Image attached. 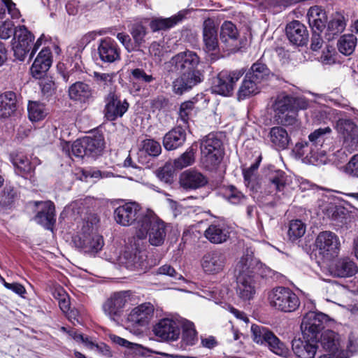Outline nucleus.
Wrapping results in <instances>:
<instances>
[{
	"label": "nucleus",
	"mask_w": 358,
	"mask_h": 358,
	"mask_svg": "<svg viewBox=\"0 0 358 358\" xmlns=\"http://www.w3.org/2000/svg\"><path fill=\"white\" fill-rule=\"evenodd\" d=\"M200 62L197 54L193 51L180 52L166 63L169 72L181 74L173 83L175 93L182 94L201 81V74L196 69Z\"/></svg>",
	"instance_id": "f257e3e1"
},
{
	"label": "nucleus",
	"mask_w": 358,
	"mask_h": 358,
	"mask_svg": "<svg viewBox=\"0 0 358 358\" xmlns=\"http://www.w3.org/2000/svg\"><path fill=\"white\" fill-rule=\"evenodd\" d=\"M262 264L255 258L252 252L243 254L235 266L236 278V292L238 296L243 301L253 299L257 289L256 273Z\"/></svg>",
	"instance_id": "f03ea898"
},
{
	"label": "nucleus",
	"mask_w": 358,
	"mask_h": 358,
	"mask_svg": "<svg viewBox=\"0 0 358 358\" xmlns=\"http://www.w3.org/2000/svg\"><path fill=\"white\" fill-rule=\"evenodd\" d=\"M166 225L152 210L147 209L142 213L136 227V235L140 239L148 236L152 245L163 244L166 235Z\"/></svg>",
	"instance_id": "7ed1b4c3"
},
{
	"label": "nucleus",
	"mask_w": 358,
	"mask_h": 358,
	"mask_svg": "<svg viewBox=\"0 0 358 358\" xmlns=\"http://www.w3.org/2000/svg\"><path fill=\"white\" fill-rule=\"evenodd\" d=\"M201 160L206 168L210 169L217 166L224 155L223 144L217 134L210 133L200 143Z\"/></svg>",
	"instance_id": "20e7f679"
},
{
	"label": "nucleus",
	"mask_w": 358,
	"mask_h": 358,
	"mask_svg": "<svg viewBox=\"0 0 358 358\" xmlns=\"http://www.w3.org/2000/svg\"><path fill=\"white\" fill-rule=\"evenodd\" d=\"M331 132L329 127L320 128L310 133L308 141H301L296 143V147L300 155L316 159L317 155H324L325 151L322 150L327 136Z\"/></svg>",
	"instance_id": "39448f33"
},
{
	"label": "nucleus",
	"mask_w": 358,
	"mask_h": 358,
	"mask_svg": "<svg viewBox=\"0 0 358 358\" xmlns=\"http://www.w3.org/2000/svg\"><path fill=\"white\" fill-rule=\"evenodd\" d=\"M268 299L271 306L285 313L294 312L300 306L296 294L290 289L284 287L273 289L268 294Z\"/></svg>",
	"instance_id": "423d86ee"
},
{
	"label": "nucleus",
	"mask_w": 358,
	"mask_h": 358,
	"mask_svg": "<svg viewBox=\"0 0 358 358\" xmlns=\"http://www.w3.org/2000/svg\"><path fill=\"white\" fill-rule=\"evenodd\" d=\"M73 241L76 247L90 255L97 253L103 246L102 236L95 232L92 225L87 222L83 224Z\"/></svg>",
	"instance_id": "0eeeda50"
},
{
	"label": "nucleus",
	"mask_w": 358,
	"mask_h": 358,
	"mask_svg": "<svg viewBox=\"0 0 358 358\" xmlns=\"http://www.w3.org/2000/svg\"><path fill=\"white\" fill-rule=\"evenodd\" d=\"M251 332L255 343L261 345L266 344L273 353L279 356L287 357L289 355L288 348L267 328L252 324Z\"/></svg>",
	"instance_id": "6e6552de"
},
{
	"label": "nucleus",
	"mask_w": 358,
	"mask_h": 358,
	"mask_svg": "<svg viewBox=\"0 0 358 358\" xmlns=\"http://www.w3.org/2000/svg\"><path fill=\"white\" fill-rule=\"evenodd\" d=\"M244 72L243 69L221 71L213 80L212 92L225 96L231 95L236 82L243 76Z\"/></svg>",
	"instance_id": "1a4fd4ad"
},
{
	"label": "nucleus",
	"mask_w": 358,
	"mask_h": 358,
	"mask_svg": "<svg viewBox=\"0 0 358 358\" xmlns=\"http://www.w3.org/2000/svg\"><path fill=\"white\" fill-rule=\"evenodd\" d=\"M128 291L116 292L110 295L102 305V310L111 320L117 321L123 315L129 301Z\"/></svg>",
	"instance_id": "9d476101"
},
{
	"label": "nucleus",
	"mask_w": 358,
	"mask_h": 358,
	"mask_svg": "<svg viewBox=\"0 0 358 358\" xmlns=\"http://www.w3.org/2000/svg\"><path fill=\"white\" fill-rule=\"evenodd\" d=\"M328 316L321 312L309 311L302 320L301 329L303 338L316 339L324 327Z\"/></svg>",
	"instance_id": "9b49d317"
},
{
	"label": "nucleus",
	"mask_w": 358,
	"mask_h": 358,
	"mask_svg": "<svg viewBox=\"0 0 358 358\" xmlns=\"http://www.w3.org/2000/svg\"><path fill=\"white\" fill-rule=\"evenodd\" d=\"M336 129L343 138V147L352 152L358 145V127L349 119H339Z\"/></svg>",
	"instance_id": "f8f14e48"
},
{
	"label": "nucleus",
	"mask_w": 358,
	"mask_h": 358,
	"mask_svg": "<svg viewBox=\"0 0 358 358\" xmlns=\"http://www.w3.org/2000/svg\"><path fill=\"white\" fill-rule=\"evenodd\" d=\"M144 212L141 211V207L138 203L130 201L116 208L114 217L116 222L122 226L128 227L136 222V227L140 215Z\"/></svg>",
	"instance_id": "ddd939ff"
},
{
	"label": "nucleus",
	"mask_w": 358,
	"mask_h": 358,
	"mask_svg": "<svg viewBox=\"0 0 358 358\" xmlns=\"http://www.w3.org/2000/svg\"><path fill=\"white\" fill-rule=\"evenodd\" d=\"M315 245L320 254L327 259L336 256L340 248L338 236L329 231L320 232L316 238Z\"/></svg>",
	"instance_id": "4468645a"
},
{
	"label": "nucleus",
	"mask_w": 358,
	"mask_h": 358,
	"mask_svg": "<svg viewBox=\"0 0 358 358\" xmlns=\"http://www.w3.org/2000/svg\"><path fill=\"white\" fill-rule=\"evenodd\" d=\"M15 38L17 43L13 47L14 55L16 59L23 61L31 51L34 36L25 26L22 25L15 27Z\"/></svg>",
	"instance_id": "2eb2a0df"
},
{
	"label": "nucleus",
	"mask_w": 358,
	"mask_h": 358,
	"mask_svg": "<svg viewBox=\"0 0 358 358\" xmlns=\"http://www.w3.org/2000/svg\"><path fill=\"white\" fill-rule=\"evenodd\" d=\"M218 24L213 18H207L203 22V42L205 52L215 55L219 52L217 38Z\"/></svg>",
	"instance_id": "dca6fc26"
},
{
	"label": "nucleus",
	"mask_w": 358,
	"mask_h": 358,
	"mask_svg": "<svg viewBox=\"0 0 358 358\" xmlns=\"http://www.w3.org/2000/svg\"><path fill=\"white\" fill-rule=\"evenodd\" d=\"M227 264L226 254L221 250H213L203 257L201 266L204 272L210 275H216L224 271Z\"/></svg>",
	"instance_id": "f3484780"
},
{
	"label": "nucleus",
	"mask_w": 358,
	"mask_h": 358,
	"mask_svg": "<svg viewBox=\"0 0 358 358\" xmlns=\"http://www.w3.org/2000/svg\"><path fill=\"white\" fill-rule=\"evenodd\" d=\"M104 115L108 120L113 121L121 117L127 111L128 102L121 100L115 92H110L105 98Z\"/></svg>",
	"instance_id": "a211bd4d"
},
{
	"label": "nucleus",
	"mask_w": 358,
	"mask_h": 358,
	"mask_svg": "<svg viewBox=\"0 0 358 358\" xmlns=\"http://www.w3.org/2000/svg\"><path fill=\"white\" fill-rule=\"evenodd\" d=\"M154 307L150 303H142L131 310L127 317V322L134 327L146 326L153 317Z\"/></svg>",
	"instance_id": "6ab92c4d"
},
{
	"label": "nucleus",
	"mask_w": 358,
	"mask_h": 358,
	"mask_svg": "<svg viewBox=\"0 0 358 358\" xmlns=\"http://www.w3.org/2000/svg\"><path fill=\"white\" fill-rule=\"evenodd\" d=\"M155 335L162 341H176L180 330L178 322L173 320L164 318L161 320L153 328Z\"/></svg>",
	"instance_id": "aec40b11"
},
{
	"label": "nucleus",
	"mask_w": 358,
	"mask_h": 358,
	"mask_svg": "<svg viewBox=\"0 0 358 358\" xmlns=\"http://www.w3.org/2000/svg\"><path fill=\"white\" fill-rule=\"evenodd\" d=\"M35 205L39 206V210L34 220L46 229L52 230L56 221L54 203L50 201H36Z\"/></svg>",
	"instance_id": "412c9836"
},
{
	"label": "nucleus",
	"mask_w": 358,
	"mask_h": 358,
	"mask_svg": "<svg viewBox=\"0 0 358 358\" xmlns=\"http://www.w3.org/2000/svg\"><path fill=\"white\" fill-rule=\"evenodd\" d=\"M220 40L229 51H237L240 48L239 33L234 24L225 21L220 28Z\"/></svg>",
	"instance_id": "4be33fe9"
},
{
	"label": "nucleus",
	"mask_w": 358,
	"mask_h": 358,
	"mask_svg": "<svg viewBox=\"0 0 358 358\" xmlns=\"http://www.w3.org/2000/svg\"><path fill=\"white\" fill-rule=\"evenodd\" d=\"M100 59L103 62L112 63L120 59V51L116 42L106 38L101 40L97 48Z\"/></svg>",
	"instance_id": "5701e85b"
},
{
	"label": "nucleus",
	"mask_w": 358,
	"mask_h": 358,
	"mask_svg": "<svg viewBox=\"0 0 358 358\" xmlns=\"http://www.w3.org/2000/svg\"><path fill=\"white\" fill-rule=\"evenodd\" d=\"M292 347L298 358H314L317 350V340L303 338L294 339Z\"/></svg>",
	"instance_id": "b1692460"
},
{
	"label": "nucleus",
	"mask_w": 358,
	"mask_h": 358,
	"mask_svg": "<svg viewBox=\"0 0 358 358\" xmlns=\"http://www.w3.org/2000/svg\"><path fill=\"white\" fill-rule=\"evenodd\" d=\"M179 182L181 187L185 189H196L206 185L208 180L201 172L189 169L180 174Z\"/></svg>",
	"instance_id": "393cba45"
},
{
	"label": "nucleus",
	"mask_w": 358,
	"mask_h": 358,
	"mask_svg": "<svg viewBox=\"0 0 358 358\" xmlns=\"http://www.w3.org/2000/svg\"><path fill=\"white\" fill-rule=\"evenodd\" d=\"M286 34L289 41L298 46L306 44L308 33L304 24L299 21L294 20L286 27Z\"/></svg>",
	"instance_id": "a878e982"
},
{
	"label": "nucleus",
	"mask_w": 358,
	"mask_h": 358,
	"mask_svg": "<svg viewBox=\"0 0 358 358\" xmlns=\"http://www.w3.org/2000/svg\"><path fill=\"white\" fill-rule=\"evenodd\" d=\"M52 64L51 52L48 48H43L37 55L31 67L33 77L41 79L48 71Z\"/></svg>",
	"instance_id": "bb28decb"
},
{
	"label": "nucleus",
	"mask_w": 358,
	"mask_h": 358,
	"mask_svg": "<svg viewBox=\"0 0 358 358\" xmlns=\"http://www.w3.org/2000/svg\"><path fill=\"white\" fill-rule=\"evenodd\" d=\"M205 237L212 243H222L229 238V231L222 223L211 224L204 232Z\"/></svg>",
	"instance_id": "cd10ccee"
},
{
	"label": "nucleus",
	"mask_w": 358,
	"mask_h": 358,
	"mask_svg": "<svg viewBox=\"0 0 358 358\" xmlns=\"http://www.w3.org/2000/svg\"><path fill=\"white\" fill-rule=\"evenodd\" d=\"M17 99L15 92H6L0 95V118H8L17 110Z\"/></svg>",
	"instance_id": "c85d7f7f"
},
{
	"label": "nucleus",
	"mask_w": 358,
	"mask_h": 358,
	"mask_svg": "<svg viewBox=\"0 0 358 358\" xmlns=\"http://www.w3.org/2000/svg\"><path fill=\"white\" fill-rule=\"evenodd\" d=\"M185 139V130L178 127L165 134L163 138V145L166 150H173L182 145Z\"/></svg>",
	"instance_id": "c756f323"
},
{
	"label": "nucleus",
	"mask_w": 358,
	"mask_h": 358,
	"mask_svg": "<svg viewBox=\"0 0 358 358\" xmlns=\"http://www.w3.org/2000/svg\"><path fill=\"white\" fill-rule=\"evenodd\" d=\"M320 343L327 352H345L341 348L340 336L334 331L327 330L322 332Z\"/></svg>",
	"instance_id": "7c9ffc66"
},
{
	"label": "nucleus",
	"mask_w": 358,
	"mask_h": 358,
	"mask_svg": "<svg viewBox=\"0 0 358 358\" xmlns=\"http://www.w3.org/2000/svg\"><path fill=\"white\" fill-rule=\"evenodd\" d=\"M308 24L314 31H321L326 26L327 17L321 7L315 6L309 8L306 15Z\"/></svg>",
	"instance_id": "2f4dec72"
},
{
	"label": "nucleus",
	"mask_w": 358,
	"mask_h": 358,
	"mask_svg": "<svg viewBox=\"0 0 358 358\" xmlns=\"http://www.w3.org/2000/svg\"><path fill=\"white\" fill-rule=\"evenodd\" d=\"M268 138L271 146L278 150L286 149L291 141L286 129L280 126L271 129Z\"/></svg>",
	"instance_id": "473e14b6"
},
{
	"label": "nucleus",
	"mask_w": 358,
	"mask_h": 358,
	"mask_svg": "<svg viewBox=\"0 0 358 358\" xmlns=\"http://www.w3.org/2000/svg\"><path fill=\"white\" fill-rule=\"evenodd\" d=\"M184 17V11H180L176 15L167 18L155 17L151 20L150 27L154 32L165 31L176 26L181 22Z\"/></svg>",
	"instance_id": "72a5a7b5"
},
{
	"label": "nucleus",
	"mask_w": 358,
	"mask_h": 358,
	"mask_svg": "<svg viewBox=\"0 0 358 358\" xmlns=\"http://www.w3.org/2000/svg\"><path fill=\"white\" fill-rule=\"evenodd\" d=\"M69 96L71 100L85 103L92 97L90 85L83 82H76L69 88Z\"/></svg>",
	"instance_id": "f704fd0d"
},
{
	"label": "nucleus",
	"mask_w": 358,
	"mask_h": 358,
	"mask_svg": "<svg viewBox=\"0 0 358 358\" xmlns=\"http://www.w3.org/2000/svg\"><path fill=\"white\" fill-rule=\"evenodd\" d=\"M358 268L349 258L339 259L333 270L334 275L340 278H348L357 273Z\"/></svg>",
	"instance_id": "c9c22d12"
},
{
	"label": "nucleus",
	"mask_w": 358,
	"mask_h": 358,
	"mask_svg": "<svg viewBox=\"0 0 358 358\" xmlns=\"http://www.w3.org/2000/svg\"><path fill=\"white\" fill-rule=\"evenodd\" d=\"M120 264L129 271H142L145 264L141 256L127 251L120 256Z\"/></svg>",
	"instance_id": "e433bc0d"
},
{
	"label": "nucleus",
	"mask_w": 358,
	"mask_h": 358,
	"mask_svg": "<svg viewBox=\"0 0 358 358\" xmlns=\"http://www.w3.org/2000/svg\"><path fill=\"white\" fill-rule=\"evenodd\" d=\"M248 78H250L255 83L260 84L266 80L270 75V70L262 62H256L252 64L249 73L246 74Z\"/></svg>",
	"instance_id": "4c0bfd02"
},
{
	"label": "nucleus",
	"mask_w": 358,
	"mask_h": 358,
	"mask_svg": "<svg viewBox=\"0 0 358 358\" xmlns=\"http://www.w3.org/2000/svg\"><path fill=\"white\" fill-rule=\"evenodd\" d=\"M83 141L87 156L95 157L101 153L104 144L101 136H85Z\"/></svg>",
	"instance_id": "58836bf2"
},
{
	"label": "nucleus",
	"mask_w": 358,
	"mask_h": 358,
	"mask_svg": "<svg viewBox=\"0 0 358 358\" xmlns=\"http://www.w3.org/2000/svg\"><path fill=\"white\" fill-rule=\"evenodd\" d=\"M259 85L246 75L238 92V99H245L259 92Z\"/></svg>",
	"instance_id": "ea45409f"
},
{
	"label": "nucleus",
	"mask_w": 358,
	"mask_h": 358,
	"mask_svg": "<svg viewBox=\"0 0 358 358\" xmlns=\"http://www.w3.org/2000/svg\"><path fill=\"white\" fill-rule=\"evenodd\" d=\"M293 97L287 95L279 96L274 104V110L278 115V121L281 124H285L287 121L280 117L289 110H292Z\"/></svg>",
	"instance_id": "a19ab883"
},
{
	"label": "nucleus",
	"mask_w": 358,
	"mask_h": 358,
	"mask_svg": "<svg viewBox=\"0 0 358 358\" xmlns=\"http://www.w3.org/2000/svg\"><path fill=\"white\" fill-rule=\"evenodd\" d=\"M222 194L227 201L234 205L243 204L248 199L240 190L233 185L223 187Z\"/></svg>",
	"instance_id": "79ce46f5"
},
{
	"label": "nucleus",
	"mask_w": 358,
	"mask_h": 358,
	"mask_svg": "<svg viewBox=\"0 0 358 358\" xmlns=\"http://www.w3.org/2000/svg\"><path fill=\"white\" fill-rule=\"evenodd\" d=\"M12 162L15 167L16 173L19 175L24 176L34 170V166L29 159L22 153L15 155L13 157Z\"/></svg>",
	"instance_id": "37998d69"
},
{
	"label": "nucleus",
	"mask_w": 358,
	"mask_h": 358,
	"mask_svg": "<svg viewBox=\"0 0 358 358\" xmlns=\"http://www.w3.org/2000/svg\"><path fill=\"white\" fill-rule=\"evenodd\" d=\"M116 73H100V72H94V78L97 83V85L102 87L103 90H106L110 92L114 91L115 87V78L116 77Z\"/></svg>",
	"instance_id": "c03bdc74"
},
{
	"label": "nucleus",
	"mask_w": 358,
	"mask_h": 358,
	"mask_svg": "<svg viewBox=\"0 0 358 358\" xmlns=\"http://www.w3.org/2000/svg\"><path fill=\"white\" fill-rule=\"evenodd\" d=\"M357 37L353 34H345L338 41V50L345 55H350L357 45Z\"/></svg>",
	"instance_id": "a18cd8bd"
},
{
	"label": "nucleus",
	"mask_w": 358,
	"mask_h": 358,
	"mask_svg": "<svg viewBox=\"0 0 358 358\" xmlns=\"http://www.w3.org/2000/svg\"><path fill=\"white\" fill-rule=\"evenodd\" d=\"M198 341L197 333L194 325L189 321H185L182 324V341L186 345H194Z\"/></svg>",
	"instance_id": "49530a36"
},
{
	"label": "nucleus",
	"mask_w": 358,
	"mask_h": 358,
	"mask_svg": "<svg viewBox=\"0 0 358 358\" xmlns=\"http://www.w3.org/2000/svg\"><path fill=\"white\" fill-rule=\"evenodd\" d=\"M27 109L29 117L32 122L42 120L47 114L44 105L38 101H29Z\"/></svg>",
	"instance_id": "de8ad7c7"
},
{
	"label": "nucleus",
	"mask_w": 358,
	"mask_h": 358,
	"mask_svg": "<svg viewBox=\"0 0 358 358\" xmlns=\"http://www.w3.org/2000/svg\"><path fill=\"white\" fill-rule=\"evenodd\" d=\"M195 153L196 150L192 147L189 148L185 152L174 160V166L182 169L192 165L195 161Z\"/></svg>",
	"instance_id": "09e8293b"
},
{
	"label": "nucleus",
	"mask_w": 358,
	"mask_h": 358,
	"mask_svg": "<svg viewBox=\"0 0 358 358\" xmlns=\"http://www.w3.org/2000/svg\"><path fill=\"white\" fill-rule=\"evenodd\" d=\"M306 232V225L299 220H292L289 223L288 236L292 241L301 238Z\"/></svg>",
	"instance_id": "8fccbe9b"
},
{
	"label": "nucleus",
	"mask_w": 358,
	"mask_h": 358,
	"mask_svg": "<svg viewBox=\"0 0 358 358\" xmlns=\"http://www.w3.org/2000/svg\"><path fill=\"white\" fill-rule=\"evenodd\" d=\"M131 34L137 47H141L145 43L147 29L143 24L136 23L132 25Z\"/></svg>",
	"instance_id": "3c124183"
},
{
	"label": "nucleus",
	"mask_w": 358,
	"mask_h": 358,
	"mask_svg": "<svg viewBox=\"0 0 358 358\" xmlns=\"http://www.w3.org/2000/svg\"><path fill=\"white\" fill-rule=\"evenodd\" d=\"M345 17L342 15L336 13L329 22L328 29L333 35H336L341 33L345 29Z\"/></svg>",
	"instance_id": "603ef678"
},
{
	"label": "nucleus",
	"mask_w": 358,
	"mask_h": 358,
	"mask_svg": "<svg viewBox=\"0 0 358 358\" xmlns=\"http://www.w3.org/2000/svg\"><path fill=\"white\" fill-rule=\"evenodd\" d=\"M285 176L283 173H278L271 178L269 187L276 192H282L285 187Z\"/></svg>",
	"instance_id": "864d4df0"
},
{
	"label": "nucleus",
	"mask_w": 358,
	"mask_h": 358,
	"mask_svg": "<svg viewBox=\"0 0 358 358\" xmlns=\"http://www.w3.org/2000/svg\"><path fill=\"white\" fill-rule=\"evenodd\" d=\"M143 150L151 156H158L162 152V148L157 141L146 139L143 141Z\"/></svg>",
	"instance_id": "5fc2aeb1"
},
{
	"label": "nucleus",
	"mask_w": 358,
	"mask_h": 358,
	"mask_svg": "<svg viewBox=\"0 0 358 358\" xmlns=\"http://www.w3.org/2000/svg\"><path fill=\"white\" fill-rule=\"evenodd\" d=\"M131 74L134 79L144 83H150L155 80L152 73H148L142 69H134Z\"/></svg>",
	"instance_id": "6e6d98bb"
},
{
	"label": "nucleus",
	"mask_w": 358,
	"mask_h": 358,
	"mask_svg": "<svg viewBox=\"0 0 358 358\" xmlns=\"http://www.w3.org/2000/svg\"><path fill=\"white\" fill-rule=\"evenodd\" d=\"M15 27L12 21L6 20L0 25V38L8 39L12 35L15 36Z\"/></svg>",
	"instance_id": "4d7b16f0"
},
{
	"label": "nucleus",
	"mask_w": 358,
	"mask_h": 358,
	"mask_svg": "<svg viewBox=\"0 0 358 358\" xmlns=\"http://www.w3.org/2000/svg\"><path fill=\"white\" fill-rule=\"evenodd\" d=\"M194 109V103L192 101H186L180 105L179 110L180 119L184 122L187 123L189 116L191 115Z\"/></svg>",
	"instance_id": "13d9d810"
},
{
	"label": "nucleus",
	"mask_w": 358,
	"mask_h": 358,
	"mask_svg": "<svg viewBox=\"0 0 358 358\" xmlns=\"http://www.w3.org/2000/svg\"><path fill=\"white\" fill-rule=\"evenodd\" d=\"M157 273L168 275L175 280L184 279L181 274L178 273L173 267L169 264L160 266L157 270Z\"/></svg>",
	"instance_id": "bf43d9fd"
},
{
	"label": "nucleus",
	"mask_w": 358,
	"mask_h": 358,
	"mask_svg": "<svg viewBox=\"0 0 358 358\" xmlns=\"http://www.w3.org/2000/svg\"><path fill=\"white\" fill-rule=\"evenodd\" d=\"M346 173L352 177H358V154L355 155L345 166Z\"/></svg>",
	"instance_id": "052dcab7"
},
{
	"label": "nucleus",
	"mask_w": 358,
	"mask_h": 358,
	"mask_svg": "<svg viewBox=\"0 0 358 358\" xmlns=\"http://www.w3.org/2000/svg\"><path fill=\"white\" fill-rule=\"evenodd\" d=\"M71 151L73 155L78 157H83L84 156H87V152L85 150V146H84V141L83 138L80 140L76 141L72 146Z\"/></svg>",
	"instance_id": "680f3d73"
},
{
	"label": "nucleus",
	"mask_w": 358,
	"mask_h": 358,
	"mask_svg": "<svg viewBox=\"0 0 358 358\" xmlns=\"http://www.w3.org/2000/svg\"><path fill=\"white\" fill-rule=\"evenodd\" d=\"M17 197V193L13 189H7L0 196V203L3 206H9L13 203Z\"/></svg>",
	"instance_id": "e2e57ef3"
},
{
	"label": "nucleus",
	"mask_w": 358,
	"mask_h": 358,
	"mask_svg": "<svg viewBox=\"0 0 358 358\" xmlns=\"http://www.w3.org/2000/svg\"><path fill=\"white\" fill-rule=\"evenodd\" d=\"M1 1L7 8L8 13L12 18L17 19L20 17V12L16 8V4L12 0H1Z\"/></svg>",
	"instance_id": "0e129e2a"
},
{
	"label": "nucleus",
	"mask_w": 358,
	"mask_h": 358,
	"mask_svg": "<svg viewBox=\"0 0 358 358\" xmlns=\"http://www.w3.org/2000/svg\"><path fill=\"white\" fill-rule=\"evenodd\" d=\"M1 280L3 283V285L8 289L12 290L15 294L22 296V295L26 292L25 288L21 284L17 282L8 283L5 281L3 278H1Z\"/></svg>",
	"instance_id": "69168bd1"
},
{
	"label": "nucleus",
	"mask_w": 358,
	"mask_h": 358,
	"mask_svg": "<svg viewBox=\"0 0 358 358\" xmlns=\"http://www.w3.org/2000/svg\"><path fill=\"white\" fill-rule=\"evenodd\" d=\"M323 45L324 41L321 36L317 33V31H314L311 37L310 49L314 52H317L322 48Z\"/></svg>",
	"instance_id": "338daca9"
},
{
	"label": "nucleus",
	"mask_w": 358,
	"mask_h": 358,
	"mask_svg": "<svg viewBox=\"0 0 358 358\" xmlns=\"http://www.w3.org/2000/svg\"><path fill=\"white\" fill-rule=\"evenodd\" d=\"M334 49L332 46L327 45L325 49L322 51V54L320 56V61L324 64H329L332 62L333 52Z\"/></svg>",
	"instance_id": "774afa93"
}]
</instances>
